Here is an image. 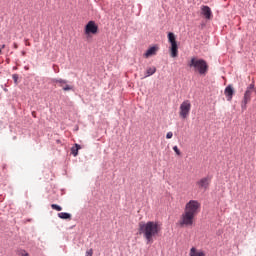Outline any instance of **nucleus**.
Returning a JSON list of instances; mask_svg holds the SVG:
<instances>
[{"label":"nucleus","instance_id":"f3484780","mask_svg":"<svg viewBox=\"0 0 256 256\" xmlns=\"http://www.w3.org/2000/svg\"><path fill=\"white\" fill-rule=\"evenodd\" d=\"M58 217L60 219H71V214L66 212H61V213H58Z\"/></svg>","mask_w":256,"mask_h":256},{"label":"nucleus","instance_id":"2eb2a0df","mask_svg":"<svg viewBox=\"0 0 256 256\" xmlns=\"http://www.w3.org/2000/svg\"><path fill=\"white\" fill-rule=\"evenodd\" d=\"M79 149H81V145L79 144H75V146L71 148V153L74 157H77V155H79Z\"/></svg>","mask_w":256,"mask_h":256},{"label":"nucleus","instance_id":"423d86ee","mask_svg":"<svg viewBox=\"0 0 256 256\" xmlns=\"http://www.w3.org/2000/svg\"><path fill=\"white\" fill-rule=\"evenodd\" d=\"M209 185H211L210 176L203 177L196 182V186L200 191H207V189H209Z\"/></svg>","mask_w":256,"mask_h":256},{"label":"nucleus","instance_id":"f257e3e1","mask_svg":"<svg viewBox=\"0 0 256 256\" xmlns=\"http://www.w3.org/2000/svg\"><path fill=\"white\" fill-rule=\"evenodd\" d=\"M201 211V203L197 200H190L186 203L184 212L181 214L178 224L180 227H193L195 217Z\"/></svg>","mask_w":256,"mask_h":256},{"label":"nucleus","instance_id":"a211bd4d","mask_svg":"<svg viewBox=\"0 0 256 256\" xmlns=\"http://www.w3.org/2000/svg\"><path fill=\"white\" fill-rule=\"evenodd\" d=\"M51 208L54 210V211H63V208L57 204H52L51 205Z\"/></svg>","mask_w":256,"mask_h":256},{"label":"nucleus","instance_id":"b1692460","mask_svg":"<svg viewBox=\"0 0 256 256\" xmlns=\"http://www.w3.org/2000/svg\"><path fill=\"white\" fill-rule=\"evenodd\" d=\"M85 256H93V249L87 250Z\"/></svg>","mask_w":256,"mask_h":256},{"label":"nucleus","instance_id":"a878e982","mask_svg":"<svg viewBox=\"0 0 256 256\" xmlns=\"http://www.w3.org/2000/svg\"><path fill=\"white\" fill-rule=\"evenodd\" d=\"M1 49H5V44L1 46Z\"/></svg>","mask_w":256,"mask_h":256},{"label":"nucleus","instance_id":"7ed1b4c3","mask_svg":"<svg viewBox=\"0 0 256 256\" xmlns=\"http://www.w3.org/2000/svg\"><path fill=\"white\" fill-rule=\"evenodd\" d=\"M188 67L194 71V73H198L202 77H205L207 73H209V64L204 59L198 57H192L190 61H188Z\"/></svg>","mask_w":256,"mask_h":256},{"label":"nucleus","instance_id":"bb28decb","mask_svg":"<svg viewBox=\"0 0 256 256\" xmlns=\"http://www.w3.org/2000/svg\"><path fill=\"white\" fill-rule=\"evenodd\" d=\"M2 51H1V48H0V55H1Z\"/></svg>","mask_w":256,"mask_h":256},{"label":"nucleus","instance_id":"393cba45","mask_svg":"<svg viewBox=\"0 0 256 256\" xmlns=\"http://www.w3.org/2000/svg\"><path fill=\"white\" fill-rule=\"evenodd\" d=\"M13 47H14V49H19V45H17V43H14Z\"/></svg>","mask_w":256,"mask_h":256},{"label":"nucleus","instance_id":"cd10ccee","mask_svg":"<svg viewBox=\"0 0 256 256\" xmlns=\"http://www.w3.org/2000/svg\"><path fill=\"white\" fill-rule=\"evenodd\" d=\"M32 115H35V112H33Z\"/></svg>","mask_w":256,"mask_h":256},{"label":"nucleus","instance_id":"4468645a","mask_svg":"<svg viewBox=\"0 0 256 256\" xmlns=\"http://www.w3.org/2000/svg\"><path fill=\"white\" fill-rule=\"evenodd\" d=\"M155 73H157V68L155 66L148 67L143 79H147V77H151V75H155Z\"/></svg>","mask_w":256,"mask_h":256},{"label":"nucleus","instance_id":"f8f14e48","mask_svg":"<svg viewBox=\"0 0 256 256\" xmlns=\"http://www.w3.org/2000/svg\"><path fill=\"white\" fill-rule=\"evenodd\" d=\"M157 51H159V47L154 46L149 48L146 53L144 54V57H146V59H148V57H153V55H157Z\"/></svg>","mask_w":256,"mask_h":256},{"label":"nucleus","instance_id":"0eeeda50","mask_svg":"<svg viewBox=\"0 0 256 256\" xmlns=\"http://www.w3.org/2000/svg\"><path fill=\"white\" fill-rule=\"evenodd\" d=\"M99 31V26L95 24V21H89L85 26L86 35H95Z\"/></svg>","mask_w":256,"mask_h":256},{"label":"nucleus","instance_id":"9b49d317","mask_svg":"<svg viewBox=\"0 0 256 256\" xmlns=\"http://www.w3.org/2000/svg\"><path fill=\"white\" fill-rule=\"evenodd\" d=\"M170 55L173 59H175V57L179 56V46H177V42L170 44Z\"/></svg>","mask_w":256,"mask_h":256},{"label":"nucleus","instance_id":"1a4fd4ad","mask_svg":"<svg viewBox=\"0 0 256 256\" xmlns=\"http://www.w3.org/2000/svg\"><path fill=\"white\" fill-rule=\"evenodd\" d=\"M253 92H251L250 90H246L244 93V98L242 100V109H247V103H249V101H251V95Z\"/></svg>","mask_w":256,"mask_h":256},{"label":"nucleus","instance_id":"6ab92c4d","mask_svg":"<svg viewBox=\"0 0 256 256\" xmlns=\"http://www.w3.org/2000/svg\"><path fill=\"white\" fill-rule=\"evenodd\" d=\"M17 255L19 256H29V253H27V251L20 249L17 251Z\"/></svg>","mask_w":256,"mask_h":256},{"label":"nucleus","instance_id":"412c9836","mask_svg":"<svg viewBox=\"0 0 256 256\" xmlns=\"http://www.w3.org/2000/svg\"><path fill=\"white\" fill-rule=\"evenodd\" d=\"M173 151L176 153V155H181V150H179V147L174 146Z\"/></svg>","mask_w":256,"mask_h":256},{"label":"nucleus","instance_id":"6e6552de","mask_svg":"<svg viewBox=\"0 0 256 256\" xmlns=\"http://www.w3.org/2000/svg\"><path fill=\"white\" fill-rule=\"evenodd\" d=\"M201 15H203L205 19H211L213 17V12L209 6H202Z\"/></svg>","mask_w":256,"mask_h":256},{"label":"nucleus","instance_id":"20e7f679","mask_svg":"<svg viewBox=\"0 0 256 256\" xmlns=\"http://www.w3.org/2000/svg\"><path fill=\"white\" fill-rule=\"evenodd\" d=\"M191 113V101L185 100L180 104L179 115L181 119H187Z\"/></svg>","mask_w":256,"mask_h":256},{"label":"nucleus","instance_id":"39448f33","mask_svg":"<svg viewBox=\"0 0 256 256\" xmlns=\"http://www.w3.org/2000/svg\"><path fill=\"white\" fill-rule=\"evenodd\" d=\"M52 83L58 85V87H61L63 91H73V85H69L67 80L63 78H54L52 79Z\"/></svg>","mask_w":256,"mask_h":256},{"label":"nucleus","instance_id":"aec40b11","mask_svg":"<svg viewBox=\"0 0 256 256\" xmlns=\"http://www.w3.org/2000/svg\"><path fill=\"white\" fill-rule=\"evenodd\" d=\"M254 90H255V84H254V83L250 84V85L247 87V89H246V91H251L252 93H253Z\"/></svg>","mask_w":256,"mask_h":256},{"label":"nucleus","instance_id":"ddd939ff","mask_svg":"<svg viewBox=\"0 0 256 256\" xmlns=\"http://www.w3.org/2000/svg\"><path fill=\"white\" fill-rule=\"evenodd\" d=\"M189 256H205V252L203 250L192 247L190 249Z\"/></svg>","mask_w":256,"mask_h":256},{"label":"nucleus","instance_id":"4be33fe9","mask_svg":"<svg viewBox=\"0 0 256 256\" xmlns=\"http://www.w3.org/2000/svg\"><path fill=\"white\" fill-rule=\"evenodd\" d=\"M12 79H13L14 83L17 84V81H19V75L13 74Z\"/></svg>","mask_w":256,"mask_h":256},{"label":"nucleus","instance_id":"5701e85b","mask_svg":"<svg viewBox=\"0 0 256 256\" xmlns=\"http://www.w3.org/2000/svg\"><path fill=\"white\" fill-rule=\"evenodd\" d=\"M166 139H173V132H168L166 134Z\"/></svg>","mask_w":256,"mask_h":256},{"label":"nucleus","instance_id":"9d476101","mask_svg":"<svg viewBox=\"0 0 256 256\" xmlns=\"http://www.w3.org/2000/svg\"><path fill=\"white\" fill-rule=\"evenodd\" d=\"M235 93V90L233 89V86L228 85L224 90V95L227 97V101H231L233 99V95Z\"/></svg>","mask_w":256,"mask_h":256},{"label":"nucleus","instance_id":"dca6fc26","mask_svg":"<svg viewBox=\"0 0 256 256\" xmlns=\"http://www.w3.org/2000/svg\"><path fill=\"white\" fill-rule=\"evenodd\" d=\"M168 40L170 44L177 43V40L175 39V34H173V32L168 33Z\"/></svg>","mask_w":256,"mask_h":256},{"label":"nucleus","instance_id":"f03ea898","mask_svg":"<svg viewBox=\"0 0 256 256\" xmlns=\"http://www.w3.org/2000/svg\"><path fill=\"white\" fill-rule=\"evenodd\" d=\"M139 233L143 235L147 243H153V238L161 233V224L155 221H148L146 223H139Z\"/></svg>","mask_w":256,"mask_h":256}]
</instances>
